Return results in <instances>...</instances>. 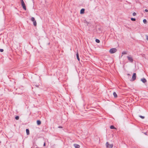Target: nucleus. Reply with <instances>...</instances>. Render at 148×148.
I'll use <instances>...</instances> for the list:
<instances>
[{"instance_id":"1","label":"nucleus","mask_w":148,"mask_h":148,"mask_svg":"<svg viewBox=\"0 0 148 148\" xmlns=\"http://www.w3.org/2000/svg\"><path fill=\"white\" fill-rule=\"evenodd\" d=\"M21 4L22 7L23 8L24 10H26V6L25 5L24 3V2L23 0H21Z\"/></svg>"},{"instance_id":"2","label":"nucleus","mask_w":148,"mask_h":148,"mask_svg":"<svg viewBox=\"0 0 148 148\" xmlns=\"http://www.w3.org/2000/svg\"><path fill=\"white\" fill-rule=\"evenodd\" d=\"M117 51V49L116 48H112L110 49L109 50V52L111 53L112 54L115 53Z\"/></svg>"},{"instance_id":"3","label":"nucleus","mask_w":148,"mask_h":148,"mask_svg":"<svg viewBox=\"0 0 148 148\" xmlns=\"http://www.w3.org/2000/svg\"><path fill=\"white\" fill-rule=\"evenodd\" d=\"M113 146L112 144H109L108 142L106 143V146L107 148H112Z\"/></svg>"},{"instance_id":"4","label":"nucleus","mask_w":148,"mask_h":148,"mask_svg":"<svg viewBox=\"0 0 148 148\" xmlns=\"http://www.w3.org/2000/svg\"><path fill=\"white\" fill-rule=\"evenodd\" d=\"M127 58L130 62H132L133 61V59L132 57L130 56H127Z\"/></svg>"},{"instance_id":"5","label":"nucleus","mask_w":148,"mask_h":148,"mask_svg":"<svg viewBox=\"0 0 148 148\" xmlns=\"http://www.w3.org/2000/svg\"><path fill=\"white\" fill-rule=\"evenodd\" d=\"M136 74L135 73H134L132 77V79L133 80H135L136 79Z\"/></svg>"},{"instance_id":"6","label":"nucleus","mask_w":148,"mask_h":148,"mask_svg":"<svg viewBox=\"0 0 148 148\" xmlns=\"http://www.w3.org/2000/svg\"><path fill=\"white\" fill-rule=\"evenodd\" d=\"M85 11V9L84 8L82 9L80 11V13L81 14H84Z\"/></svg>"},{"instance_id":"7","label":"nucleus","mask_w":148,"mask_h":148,"mask_svg":"<svg viewBox=\"0 0 148 148\" xmlns=\"http://www.w3.org/2000/svg\"><path fill=\"white\" fill-rule=\"evenodd\" d=\"M74 146L75 148H79L80 146L77 144H74Z\"/></svg>"},{"instance_id":"8","label":"nucleus","mask_w":148,"mask_h":148,"mask_svg":"<svg viewBox=\"0 0 148 148\" xmlns=\"http://www.w3.org/2000/svg\"><path fill=\"white\" fill-rule=\"evenodd\" d=\"M141 81L143 83H145L146 82V80L144 78H142L141 79Z\"/></svg>"},{"instance_id":"9","label":"nucleus","mask_w":148,"mask_h":148,"mask_svg":"<svg viewBox=\"0 0 148 148\" xmlns=\"http://www.w3.org/2000/svg\"><path fill=\"white\" fill-rule=\"evenodd\" d=\"M76 57H77V59L79 61L80 59H79V54L78 53H77L76 54Z\"/></svg>"},{"instance_id":"10","label":"nucleus","mask_w":148,"mask_h":148,"mask_svg":"<svg viewBox=\"0 0 148 148\" xmlns=\"http://www.w3.org/2000/svg\"><path fill=\"white\" fill-rule=\"evenodd\" d=\"M26 132L27 135H29V131L28 129H26Z\"/></svg>"},{"instance_id":"11","label":"nucleus","mask_w":148,"mask_h":148,"mask_svg":"<svg viewBox=\"0 0 148 148\" xmlns=\"http://www.w3.org/2000/svg\"><path fill=\"white\" fill-rule=\"evenodd\" d=\"M33 24L34 26L36 27L37 25V23L36 21H33Z\"/></svg>"},{"instance_id":"12","label":"nucleus","mask_w":148,"mask_h":148,"mask_svg":"<svg viewBox=\"0 0 148 148\" xmlns=\"http://www.w3.org/2000/svg\"><path fill=\"white\" fill-rule=\"evenodd\" d=\"M41 121L39 120H38L37 121V123L38 125H40L41 124Z\"/></svg>"},{"instance_id":"13","label":"nucleus","mask_w":148,"mask_h":148,"mask_svg":"<svg viewBox=\"0 0 148 148\" xmlns=\"http://www.w3.org/2000/svg\"><path fill=\"white\" fill-rule=\"evenodd\" d=\"M127 54V52L126 51H123L122 53V56H121V57L122 56V55H124V54Z\"/></svg>"},{"instance_id":"14","label":"nucleus","mask_w":148,"mask_h":148,"mask_svg":"<svg viewBox=\"0 0 148 148\" xmlns=\"http://www.w3.org/2000/svg\"><path fill=\"white\" fill-rule=\"evenodd\" d=\"M113 95L115 97H117V94L115 92H114L113 93Z\"/></svg>"},{"instance_id":"15","label":"nucleus","mask_w":148,"mask_h":148,"mask_svg":"<svg viewBox=\"0 0 148 148\" xmlns=\"http://www.w3.org/2000/svg\"><path fill=\"white\" fill-rule=\"evenodd\" d=\"M31 21H32V22H33V21H35V19L34 18V17H32V18H31Z\"/></svg>"},{"instance_id":"16","label":"nucleus","mask_w":148,"mask_h":148,"mask_svg":"<svg viewBox=\"0 0 148 148\" xmlns=\"http://www.w3.org/2000/svg\"><path fill=\"white\" fill-rule=\"evenodd\" d=\"M110 128L111 129H115V128L114 127L113 125H111L110 127Z\"/></svg>"},{"instance_id":"17","label":"nucleus","mask_w":148,"mask_h":148,"mask_svg":"<svg viewBox=\"0 0 148 148\" xmlns=\"http://www.w3.org/2000/svg\"><path fill=\"white\" fill-rule=\"evenodd\" d=\"M95 41L96 42H97V43H99L100 42V40H99L97 39H96Z\"/></svg>"},{"instance_id":"18","label":"nucleus","mask_w":148,"mask_h":148,"mask_svg":"<svg viewBox=\"0 0 148 148\" xmlns=\"http://www.w3.org/2000/svg\"><path fill=\"white\" fill-rule=\"evenodd\" d=\"M131 20L133 21H136V19L134 18H131Z\"/></svg>"},{"instance_id":"19","label":"nucleus","mask_w":148,"mask_h":148,"mask_svg":"<svg viewBox=\"0 0 148 148\" xmlns=\"http://www.w3.org/2000/svg\"><path fill=\"white\" fill-rule=\"evenodd\" d=\"M15 118L16 120H18L19 119V117L18 116H16Z\"/></svg>"},{"instance_id":"20","label":"nucleus","mask_w":148,"mask_h":148,"mask_svg":"<svg viewBox=\"0 0 148 148\" xmlns=\"http://www.w3.org/2000/svg\"><path fill=\"white\" fill-rule=\"evenodd\" d=\"M143 23H146V22H147V21H146V19H144V20H143Z\"/></svg>"},{"instance_id":"21","label":"nucleus","mask_w":148,"mask_h":148,"mask_svg":"<svg viewBox=\"0 0 148 148\" xmlns=\"http://www.w3.org/2000/svg\"><path fill=\"white\" fill-rule=\"evenodd\" d=\"M140 117L142 119H143L144 118V117L142 116H140Z\"/></svg>"},{"instance_id":"22","label":"nucleus","mask_w":148,"mask_h":148,"mask_svg":"<svg viewBox=\"0 0 148 148\" xmlns=\"http://www.w3.org/2000/svg\"><path fill=\"white\" fill-rule=\"evenodd\" d=\"M136 14L135 12H134L133 13V16H135L136 15Z\"/></svg>"},{"instance_id":"23","label":"nucleus","mask_w":148,"mask_h":148,"mask_svg":"<svg viewBox=\"0 0 148 148\" xmlns=\"http://www.w3.org/2000/svg\"><path fill=\"white\" fill-rule=\"evenodd\" d=\"M3 50L2 49H0V51L1 52H3Z\"/></svg>"},{"instance_id":"24","label":"nucleus","mask_w":148,"mask_h":148,"mask_svg":"<svg viewBox=\"0 0 148 148\" xmlns=\"http://www.w3.org/2000/svg\"><path fill=\"white\" fill-rule=\"evenodd\" d=\"M146 39L148 41V36H146Z\"/></svg>"},{"instance_id":"25","label":"nucleus","mask_w":148,"mask_h":148,"mask_svg":"<svg viewBox=\"0 0 148 148\" xmlns=\"http://www.w3.org/2000/svg\"><path fill=\"white\" fill-rule=\"evenodd\" d=\"M145 11L147 12H148V10L147 9H145Z\"/></svg>"},{"instance_id":"26","label":"nucleus","mask_w":148,"mask_h":148,"mask_svg":"<svg viewBox=\"0 0 148 148\" xmlns=\"http://www.w3.org/2000/svg\"><path fill=\"white\" fill-rule=\"evenodd\" d=\"M45 143H44V145H43V146H45Z\"/></svg>"},{"instance_id":"27","label":"nucleus","mask_w":148,"mask_h":148,"mask_svg":"<svg viewBox=\"0 0 148 148\" xmlns=\"http://www.w3.org/2000/svg\"><path fill=\"white\" fill-rule=\"evenodd\" d=\"M95 31L93 32V33H95Z\"/></svg>"}]
</instances>
